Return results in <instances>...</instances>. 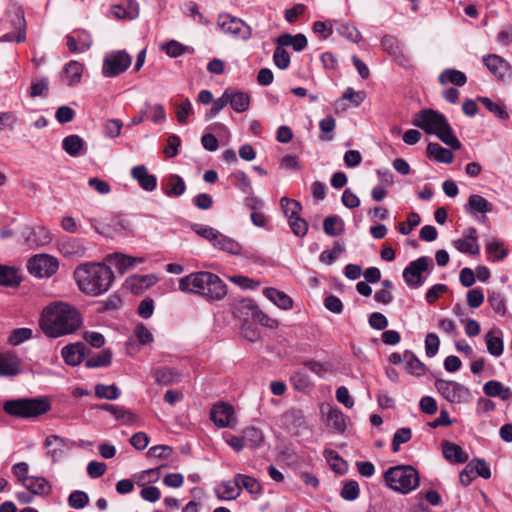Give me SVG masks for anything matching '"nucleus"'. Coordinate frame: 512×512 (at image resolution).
<instances>
[{
  "label": "nucleus",
  "mask_w": 512,
  "mask_h": 512,
  "mask_svg": "<svg viewBox=\"0 0 512 512\" xmlns=\"http://www.w3.org/2000/svg\"><path fill=\"white\" fill-rule=\"evenodd\" d=\"M81 324L82 317L79 311L74 306L60 301L46 306L39 320L42 331L52 338L74 333Z\"/></svg>",
  "instance_id": "obj_1"
},
{
  "label": "nucleus",
  "mask_w": 512,
  "mask_h": 512,
  "mask_svg": "<svg viewBox=\"0 0 512 512\" xmlns=\"http://www.w3.org/2000/svg\"><path fill=\"white\" fill-rule=\"evenodd\" d=\"M74 278L83 293L98 296L109 290L114 273L104 263H84L76 267Z\"/></svg>",
  "instance_id": "obj_2"
},
{
  "label": "nucleus",
  "mask_w": 512,
  "mask_h": 512,
  "mask_svg": "<svg viewBox=\"0 0 512 512\" xmlns=\"http://www.w3.org/2000/svg\"><path fill=\"white\" fill-rule=\"evenodd\" d=\"M179 290L210 300H221L227 293L225 283L216 274L207 271L193 272L180 278Z\"/></svg>",
  "instance_id": "obj_3"
},
{
  "label": "nucleus",
  "mask_w": 512,
  "mask_h": 512,
  "mask_svg": "<svg viewBox=\"0 0 512 512\" xmlns=\"http://www.w3.org/2000/svg\"><path fill=\"white\" fill-rule=\"evenodd\" d=\"M412 124L424 130L427 134L436 135L444 144L453 149H460L461 143L454 135L445 116L432 109H424L417 113Z\"/></svg>",
  "instance_id": "obj_4"
},
{
  "label": "nucleus",
  "mask_w": 512,
  "mask_h": 512,
  "mask_svg": "<svg viewBox=\"0 0 512 512\" xmlns=\"http://www.w3.org/2000/svg\"><path fill=\"white\" fill-rule=\"evenodd\" d=\"M384 480L390 489L408 494L419 486L420 476L411 465H397L390 467L384 473Z\"/></svg>",
  "instance_id": "obj_5"
},
{
  "label": "nucleus",
  "mask_w": 512,
  "mask_h": 512,
  "mask_svg": "<svg viewBox=\"0 0 512 512\" xmlns=\"http://www.w3.org/2000/svg\"><path fill=\"white\" fill-rule=\"evenodd\" d=\"M51 404L46 398H19L7 400L3 404L6 414L16 418L29 419L47 413Z\"/></svg>",
  "instance_id": "obj_6"
},
{
  "label": "nucleus",
  "mask_w": 512,
  "mask_h": 512,
  "mask_svg": "<svg viewBox=\"0 0 512 512\" xmlns=\"http://www.w3.org/2000/svg\"><path fill=\"white\" fill-rule=\"evenodd\" d=\"M132 64V57L125 50L107 53L103 59L102 74L106 78H114L125 72Z\"/></svg>",
  "instance_id": "obj_7"
},
{
  "label": "nucleus",
  "mask_w": 512,
  "mask_h": 512,
  "mask_svg": "<svg viewBox=\"0 0 512 512\" xmlns=\"http://www.w3.org/2000/svg\"><path fill=\"white\" fill-rule=\"evenodd\" d=\"M58 269V259L49 254H36L27 262L28 272L37 278H50Z\"/></svg>",
  "instance_id": "obj_8"
},
{
  "label": "nucleus",
  "mask_w": 512,
  "mask_h": 512,
  "mask_svg": "<svg viewBox=\"0 0 512 512\" xmlns=\"http://www.w3.org/2000/svg\"><path fill=\"white\" fill-rule=\"evenodd\" d=\"M435 387L443 398L452 404L466 403L471 398L469 389L456 381L437 379Z\"/></svg>",
  "instance_id": "obj_9"
},
{
  "label": "nucleus",
  "mask_w": 512,
  "mask_h": 512,
  "mask_svg": "<svg viewBox=\"0 0 512 512\" xmlns=\"http://www.w3.org/2000/svg\"><path fill=\"white\" fill-rule=\"evenodd\" d=\"M433 264L430 257L422 256L409 263L403 270V278L410 288H419L424 282L423 273Z\"/></svg>",
  "instance_id": "obj_10"
},
{
  "label": "nucleus",
  "mask_w": 512,
  "mask_h": 512,
  "mask_svg": "<svg viewBox=\"0 0 512 512\" xmlns=\"http://www.w3.org/2000/svg\"><path fill=\"white\" fill-rule=\"evenodd\" d=\"M218 26L225 34L233 35L239 39L247 40L251 37V28L241 19L230 15H220L218 18Z\"/></svg>",
  "instance_id": "obj_11"
},
{
  "label": "nucleus",
  "mask_w": 512,
  "mask_h": 512,
  "mask_svg": "<svg viewBox=\"0 0 512 512\" xmlns=\"http://www.w3.org/2000/svg\"><path fill=\"white\" fill-rule=\"evenodd\" d=\"M210 418L219 428H234L237 424L233 406L223 402L217 403L212 407Z\"/></svg>",
  "instance_id": "obj_12"
},
{
  "label": "nucleus",
  "mask_w": 512,
  "mask_h": 512,
  "mask_svg": "<svg viewBox=\"0 0 512 512\" xmlns=\"http://www.w3.org/2000/svg\"><path fill=\"white\" fill-rule=\"evenodd\" d=\"M73 442L57 435H50L45 439L48 456L53 462H58L69 452Z\"/></svg>",
  "instance_id": "obj_13"
},
{
  "label": "nucleus",
  "mask_w": 512,
  "mask_h": 512,
  "mask_svg": "<svg viewBox=\"0 0 512 512\" xmlns=\"http://www.w3.org/2000/svg\"><path fill=\"white\" fill-rule=\"evenodd\" d=\"M453 245L461 253L478 255L480 253V246L478 244V233L476 228H468L463 237L455 240Z\"/></svg>",
  "instance_id": "obj_14"
},
{
  "label": "nucleus",
  "mask_w": 512,
  "mask_h": 512,
  "mask_svg": "<svg viewBox=\"0 0 512 512\" xmlns=\"http://www.w3.org/2000/svg\"><path fill=\"white\" fill-rule=\"evenodd\" d=\"M105 261L113 265L120 274H124L137 264L145 262V258L133 257L120 252H116L107 255Z\"/></svg>",
  "instance_id": "obj_15"
},
{
  "label": "nucleus",
  "mask_w": 512,
  "mask_h": 512,
  "mask_svg": "<svg viewBox=\"0 0 512 512\" xmlns=\"http://www.w3.org/2000/svg\"><path fill=\"white\" fill-rule=\"evenodd\" d=\"M464 208L474 217L481 214V221L486 219L487 213H491L493 211L492 203L479 194H471Z\"/></svg>",
  "instance_id": "obj_16"
},
{
  "label": "nucleus",
  "mask_w": 512,
  "mask_h": 512,
  "mask_svg": "<svg viewBox=\"0 0 512 512\" xmlns=\"http://www.w3.org/2000/svg\"><path fill=\"white\" fill-rule=\"evenodd\" d=\"M110 12L119 20H134L139 16V4L136 0H127L125 3L112 5Z\"/></svg>",
  "instance_id": "obj_17"
},
{
  "label": "nucleus",
  "mask_w": 512,
  "mask_h": 512,
  "mask_svg": "<svg viewBox=\"0 0 512 512\" xmlns=\"http://www.w3.org/2000/svg\"><path fill=\"white\" fill-rule=\"evenodd\" d=\"M131 177L138 182L139 186L148 192L156 189L157 178L153 174H149L145 165L134 166L131 169Z\"/></svg>",
  "instance_id": "obj_18"
},
{
  "label": "nucleus",
  "mask_w": 512,
  "mask_h": 512,
  "mask_svg": "<svg viewBox=\"0 0 512 512\" xmlns=\"http://www.w3.org/2000/svg\"><path fill=\"white\" fill-rule=\"evenodd\" d=\"M13 31L5 33L0 37L1 42H23L26 39L25 19L21 14H15L11 19Z\"/></svg>",
  "instance_id": "obj_19"
},
{
  "label": "nucleus",
  "mask_w": 512,
  "mask_h": 512,
  "mask_svg": "<svg viewBox=\"0 0 512 512\" xmlns=\"http://www.w3.org/2000/svg\"><path fill=\"white\" fill-rule=\"evenodd\" d=\"M483 63L487 69L499 79L508 75L510 70L509 63L504 58L496 54L484 56Z\"/></svg>",
  "instance_id": "obj_20"
},
{
  "label": "nucleus",
  "mask_w": 512,
  "mask_h": 512,
  "mask_svg": "<svg viewBox=\"0 0 512 512\" xmlns=\"http://www.w3.org/2000/svg\"><path fill=\"white\" fill-rule=\"evenodd\" d=\"M225 94L228 96V104L237 113L245 112L250 106V95L247 92L238 91L233 88L225 90Z\"/></svg>",
  "instance_id": "obj_21"
},
{
  "label": "nucleus",
  "mask_w": 512,
  "mask_h": 512,
  "mask_svg": "<svg viewBox=\"0 0 512 512\" xmlns=\"http://www.w3.org/2000/svg\"><path fill=\"white\" fill-rule=\"evenodd\" d=\"M21 372V360L13 353H0V376L11 377Z\"/></svg>",
  "instance_id": "obj_22"
},
{
  "label": "nucleus",
  "mask_w": 512,
  "mask_h": 512,
  "mask_svg": "<svg viewBox=\"0 0 512 512\" xmlns=\"http://www.w3.org/2000/svg\"><path fill=\"white\" fill-rule=\"evenodd\" d=\"M84 66L78 61L72 60L67 63L62 72V82L67 86H75L81 82Z\"/></svg>",
  "instance_id": "obj_23"
},
{
  "label": "nucleus",
  "mask_w": 512,
  "mask_h": 512,
  "mask_svg": "<svg viewBox=\"0 0 512 512\" xmlns=\"http://www.w3.org/2000/svg\"><path fill=\"white\" fill-rule=\"evenodd\" d=\"M215 495L219 500L230 501L237 499L241 493L237 480L222 481L214 489Z\"/></svg>",
  "instance_id": "obj_24"
},
{
  "label": "nucleus",
  "mask_w": 512,
  "mask_h": 512,
  "mask_svg": "<svg viewBox=\"0 0 512 512\" xmlns=\"http://www.w3.org/2000/svg\"><path fill=\"white\" fill-rule=\"evenodd\" d=\"M444 458L452 463L462 464L467 462L468 454L457 444L447 440L441 443Z\"/></svg>",
  "instance_id": "obj_25"
},
{
  "label": "nucleus",
  "mask_w": 512,
  "mask_h": 512,
  "mask_svg": "<svg viewBox=\"0 0 512 512\" xmlns=\"http://www.w3.org/2000/svg\"><path fill=\"white\" fill-rule=\"evenodd\" d=\"M98 408L111 413L115 419L121 420L124 424L133 425L137 422V416L123 406L104 403L98 405Z\"/></svg>",
  "instance_id": "obj_26"
},
{
  "label": "nucleus",
  "mask_w": 512,
  "mask_h": 512,
  "mask_svg": "<svg viewBox=\"0 0 512 512\" xmlns=\"http://www.w3.org/2000/svg\"><path fill=\"white\" fill-rule=\"evenodd\" d=\"M85 350L82 343L69 344L62 348L61 355L68 365L76 366L83 361Z\"/></svg>",
  "instance_id": "obj_27"
},
{
  "label": "nucleus",
  "mask_w": 512,
  "mask_h": 512,
  "mask_svg": "<svg viewBox=\"0 0 512 512\" xmlns=\"http://www.w3.org/2000/svg\"><path fill=\"white\" fill-rule=\"evenodd\" d=\"M158 278L153 274L134 275L127 280V286L134 294H141L149 287L155 285Z\"/></svg>",
  "instance_id": "obj_28"
},
{
  "label": "nucleus",
  "mask_w": 512,
  "mask_h": 512,
  "mask_svg": "<svg viewBox=\"0 0 512 512\" xmlns=\"http://www.w3.org/2000/svg\"><path fill=\"white\" fill-rule=\"evenodd\" d=\"M59 250L65 257H83L86 253V247L82 240L69 238L62 241Z\"/></svg>",
  "instance_id": "obj_29"
},
{
  "label": "nucleus",
  "mask_w": 512,
  "mask_h": 512,
  "mask_svg": "<svg viewBox=\"0 0 512 512\" xmlns=\"http://www.w3.org/2000/svg\"><path fill=\"white\" fill-rule=\"evenodd\" d=\"M32 495H49L52 492V486L49 481L42 476H30V478L21 484Z\"/></svg>",
  "instance_id": "obj_30"
},
{
  "label": "nucleus",
  "mask_w": 512,
  "mask_h": 512,
  "mask_svg": "<svg viewBox=\"0 0 512 512\" xmlns=\"http://www.w3.org/2000/svg\"><path fill=\"white\" fill-rule=\"evenodd\" d=\"M213 247L235 256L242 254L241 244L221 232L217 234V240L214 241Z\"/></svg>",
  "instance_id": "obj_31"
},
{
  "label": "nucleus",
  "mask_w": 512,
  "mask_h": 512,
  "mask_svg": "<svg viewBox=\"0 0 512 512\" xmlns=\"http://www.w3.org/2000/svg\"><path fill=\"white\" fill-rule=\"evenodd\" d=\"M155 381L160 385H171L181 381L182 374L170 367H162L154 370Z\"/></svg>",
  "instance_id": "obj_32"
},
{
  "label": "nucleus",
  "mask_w": 512,
  "mask_h": 512,
  "mask_svg": "<svg viewBox=\"0 0 512 512\" xmlns=\"http://www.w3.org/2000/svg\"><path fill=\"white\" fill-rule=\"evenodd\" d=\"M235 479L237 480L240 492L242 489H245L248 493L255 497H258L262 494V486L256 478L238 473L235 475Z\"/></svg>",
  "instance_id": "obj_33"
},
{
  "label": "nucleus",
  "mask_w": 512,
  "mask_h": 512,
  "mask_svg": "<svg viewBox=\"0 0 512 512\" xmlns=\"http://www.w3.org/2000/svg\"><path fill=\"white\" fill-rule=\"evenodd\" d=\"M485 342L487 350L491 355L495 357L502 355L504 350V343L500 330H490L487 332L485 335Z\"/></svg>",
  "instance_id": "obj_34"
},
{
  "label": "nucleus",
  "mask_w": 512,
  "mask_h": 512,
  "mask_svg": "<svg viewBox=\"0 0 512 512\" xmlns=\"http://www.w3.org/2000/svg\"><path fill=\"white\" fill-rule=\"evenodd\" d=\"M427 155L429 158L440 163L450 164L453 162L454 155L451 150L442 147L438 143H429L427 146Z\"/></svg>",
  "instance_id": "obj_35"
},
{
  "label": "nucleus",
  "mask_w": 512,
  "mask_h": 512,
  "mask_svg": "<svg viewBox=\"0 0 512 512\" xmlns=\"http://www.w3.org/2000/svg\"><path fill=\"white\" fill-rule=\"evenodd\" d=\"M485 395L489 397H500L502 400H508L512 397L510 388L503 386V384L496 380H490L483 386Z\"/></svg>",
  "instance_id": "obj_36"
},
{
  "label": "nucleus",
  "mask_w": 512,
  "mask_h": 512,
  "mask_svg": "<svg viewBox=\"0 0 512 512\" xmlns=\"http://www.w3.org/2000/svg\"><path fill=\"white\" fill-rule=\"evenodd\" d=\"M22 281L18 269L10 266L0 265V285L6 287H16Z\"/></svg>",
  "instance_id": "obj_37"
},
{
  "label": "nucleus",
  "mask_w": 512,
  "mask_h": 512,
  "mask_svg": "<svg viewBox=\"0 0 512 512\" xmlns=\"http://www.w3.org/2000/svg\"><path fill=\"white\" fill-rule=\"evenodd\" d=\"M84 140L76 134L68 135L62 140L63 150L71 157H78L84 149Z\"/></svg>",
  "instance_id": "obj_38"
},
{
  "label": "nucleus",
  "mask_w": 512,
  "mask_h": 512,
  "mask_svg": "<svg viewBox=\"0 0 512 512\" xmlns=\"http://www.w3.org/2000/svg\"><path fill=\"white\" fill-rule=\"evenodd\" d=\"M438 79L441 85L450 83L458 87L464 86L467 82V77L462 71L450 68L442 71Z\"/></svg>",
  "instance_id": "obj_39"
},
{
  "label": "nucleus",
  "mask_w": 512,
  "mask_h": 512,
  "mask_svg": "<svg viewBox=\"0 0 512 512\" xmlns=\"http://www.w3.org/2000/svg\"><path fill=\"white\" fill-rule=\"evenodd\" d=\"M264 295L281 309H290L293 305L292 299L284 292L275 288H266Z\"/></svg>",
  "instance_id": "obj_40"
},
{
  "label": "nucleus",
  "mask_w": 512,
  "mask_h": 512,
  "mask_svg": "<svg viewBox=\"0 0 512 512\" xmlns=\"http://www.w3.org/2000/svg\"><path fill=\"white\" fill-rule=\"evenodd\" d=\"M231 183L241 192L247 195L253 194V188L250 179L243 171H236L229 176Z\"/></svg>",
  "instance_id": "obj_41"
},
{
  "label": "nucleus",
  "mask_w": 512,
  "mask_h": 512,
  "mask_svg": "<svg viewBox=\"0 0 512 512\" xmlns=\"http://www.w3.org/2000/svg\"><path fill=\"white\" fill-rule=\"evenodd\" d=\"M344 227V221L336 215L326 217L323 222L324 232L329 236L341 235Z\"/></svg>",
  "instance_id": "obj_42"
},
{
  "label": "nucleus",
  "mask_w": 512,
  "mask_h": 512,
  "mask_svg": "<svg viewBox=\"0 0 512 512\" xmlns=\"http://www.w3.org/2000/svg\"><path fill=\"white\" fill-rule=\"evenodd\" d=\"M324 455L328 461L331 469L337 474L343 475L347 472L348 466L345 460H343L337 452L333 450H325Z\"/></svg>",
  "instance_id": "obj_43"
},
{
  "label": "nucleus",
  "mask_w": 512,
  "mask_h": 512,
  "mask_svg": "<svg viewBox=\"0 0 512 512\" xmlns=\"http://www.w3.org/2000/svg\"><path fill=\"white\" fill-rule=\"evenodd\" d=\"M242 435L246 445L253 448L260 447L264 442V435L262 431L256 427L251 426L245 428Z\"/></svg>",
  "instance_id": "obj_44"
},
{
  "label": "nucleus",
  "mask_w": 512,
  "mask_h": 512,
  "mask_svg": "<svg viewBox=\"0 0 512 512\" xmlns=\"http://www.w3.org/2000/svg\"><path fill=\"white\" fill-rule=\"evenodd\" d=\"M326 421L337 432H344L346 429L345 416L339 409H330Z\"/></svg>",
  "instance_id": "obj_45"
},
{
  "label": "nucleus",
  "mask_w": 512,
  "mask_h": 512,
  "mask_svg": "<svg viewBox=\"0 0 512 512\" xmlns=\"http://www.w3.org/2000/svg\"><path fill=\"white\" fill-rule=\"evenodd\" d=\"M186 186L183 179L178 175H171L168 178L165 193L167 196H180L185 192Z\"/></svg>",
  "instance_id": "obj_46"
},
{
  "label": "nucleus",
  "mask_w": 512,
  "mask_h": 512,
  "mask_svg": "<svg viewBox=\"0 0 512 512\" xmlns=\"http://www.w3.org/2000/svg\"><path fill=\"white\" fill-rule=\"evenodd\" d=\"M406 370L408 373L421 376L425 373V365L411 352L404 354Z\"/></svg>",
  "instance_id": "obj_47"
},
{
  "label": "nucleus",
  "mask_w": 512,
  "mask_h": 512,
  "mask_svg": "<svg viewBox=\"0 0 512 512\" xmlns=\"http://www.w3.org/2000/svg\"><path fill=\"white\" fill-rule=\"evenodd\" d=\"M95 395L100 399L116 400L120 396V390L115 384H97L95 386Z\"/></svg>",
  "instance_id": "obj_48"
},
{
  "label": "nucleus",
  "mask_w": 512,
  "mask_h": 512,
  "mask_svg": "<svg viewBox=\"0 0 512 512\" xmlns=\"http://www.w3.org/2000/svg\"><path fill=\"white\" fill-rule=\"evenodd\" d=\"M280 205L284 215L288 218V220L299 216V213L302 209V206L298 201L287 197H282L280 199Z\"/></svg>",
  "instance_id": "obj_49"
},
{
  "label": "nucleus",
  "mask_w": 512,
  "mask_h": 512,
  "mask_svg": "<svg viewBox=\"0 0 512 512\" xmlns=\"http://www.w3.org/2000/svg\"><path fill=\"white\" fill-rule=\"evenodd\" d=\"M28 240L37 246H45L52 241V234L44 227H37L33 229Z\"/></svg>",
  "instance_id": "obj_50"
},
{
  "label": "nucleus",
  "mask_w": 512,
  "mask_h": 512,
  "mask_svg": "<svg viewBox=\"0 0 512 512\" xmlns=\"http://www.w3.org/2000/svg\"><path fill=\"white\" fill-rule=\"evenodd\" d=\"M467 471H471L475 477L480 476L484 479H488L491 477L490 468L483 460H471L467 464Z\"/></svg>",
  "instance_id": "obj_51"
},
{
  "label": "nucleus",
  "mask_w": 512,
  "mask_h": 512,
  "mask_svg": "<svg viewBox=\"0 0 512 512\" xmlns=\"http://www.w3.org/2000/svg\"><path fill=\"white\" fill-rule=\"evenodd\" d=\"M176 118L180 124H186L188 117L193 114L192 103L188 98H185L180 103H175Z\"/></svg>",
  "instance_id": "obj_52"
},
{
  "label": "nucleus",
  "mask_w": 512,
  "mask_h": 512,
  "mask_svg": "<svg viewBox=\"0 0 512 512\" xmlns=\"http://www.w3.org/2000/svg\"><path fill=\"white\" fill-rule=\"evenodd\" d=\"M111 359V352L109 350H103L99 354L87 359L85 365L88 368L106 367L111 364Z\"/></svg>",
  "instance_id": "obj_53"
},
{
  "label": "nucleus",
  "mask_w": 512,
  "mask_h": 512,
  "mask_svg": "<svg viewBox=\"0 0 512 512\" xmlns=\"http://www.w3.org/2000/svg\"><path fill=\"white\" fill-rule=\"evenodd\" d=\"M162 50L170 57H178L184 53L193 52V48L185 46L178 41L171 40L162 46Z\"/></svg>",
  "instance_id": "obj_54"
},
{
  "label": "nucleus",
  "mask_w": 512,
  "mask_h": 512,
  "mask_svg": "<svg viewBox=\"0 0 512 512\" xmlns=\"http://www.w3.org/2000/svg\"><path fill=\"white\" fill-rule=\"evenodd\" d=\"M478 100L488 109L491 113L495 114L498 118L505 120L509 118V114L505 106L500 103H494L488 97H479Z\"/></svg>",
  "instance_id": "obj_55"
},
{
  "label": "nucleus",
  "mask_w": 512,
  "mask_h": 512,
  "mask_svg": "<svg viewBox=\"0 0 512 512\" xmlns=\"http://www.w3.org/2000/svg\"><path fill=\"white\" fill-rule=\"evenodd\" d=\"M411 437H412V431L410 428L403 427V428L398 429L394 433L393 440H392L393 452H398L400 449V445L410 441Z\"/></svg>",
  "instance_id": "obj_56"
},
{
  "label": "nucleus",
  "mask_w": 512,
  "mask_h": 512,
  "mask_svg": "<svg viewBox=\"0 0 512 512\" xmlns=\"http://www.w3.org/2000/svg\"><path fill=\"white\" fill-rule=\"evenodd\" d=\"M31 337L32 330L30 328H17L10 333L8 342L13 346H17Z\"/></svg>",
  "instance_id": "obj_57"
},
{
  "label": "nucleus",
  "mask_w": 512,
  "mask_h": 512,
  "mask_svg": "<svg viewBox=\"0 0 512 512\" xmlns=\"http://www.w3.org/2000/svg\"><path fill=\"white\" fill-rule=\"evenodd\" d=\"M89 502V497L84 491L75 490L68 497V504L74 509H82Z\"/></svg>",
  "instance_id": "obj_58"
},
{
  "label": "nucleus",
  "mask_w": 512,
  "mask_h": 512,
  "mask_svg": "<svg viewBox=\"0 0 512 512\" xmlns=\"http://www.w3.org/2000/svg\"><path fill=\"white\" fill-rule=\"evenodd\" d=\"M344 251V246L339 242H336L332 248V250L323 251L319 259L322 263L327 265H331L338 258V256Z\"/></svg>",
  "instance_id": "obj_59"
},
{
  "label": "nucleus",
  "mask_w": 512,
  "mask_h": 512,
  "mask_svg": "<svg viewBox=\"0 0 512 512\" xmlns=\"http://www.w3.org/2000/svg\"><path fill=\"white\" fill-rule=\"evenodd\" d=\"M488 303L495 313H497L501 316L505 315L506 305H505V300H504L503 296L501 295V293L492 292L488 296Z\"/></svg>",
  "instance_id": "obj_60"
},
{
  "label": "nucleus",
  "mask_w": 512,
  "mask_h": 512,
  "mask_svg": "<svg viewBox=\"0 0 512 512\" xmlns=\"http://www.w3.org/2000/svg\"><path fill=\"white\" fill-rule=\"evenodd\" d=\"M123 123L119 119H108L103 124V131L106 137L116 138L120 135Z\"/></svg>",
  "instance_id": "obj_61"
},
{
  "label": "nucleus",
  "mask_w": 512,
  "mask_h": 512,
  "mask_svg": "<svg viewBox=\"0 0 512 512\" xmlns=\"http://www.w3.org/2000/svg\"><path fill=\"white\" fill-rule=\"evenodd\" d=\"M420 221H421V218L419 216L418 213L416 212H411L409 215H408V218H407V223H400L399 226H398V231L402 234V235H408L412 232V230L418 226L420 224Z\"/></svg>",
  "instance_id": "obj_62"
},
{
  "label": "nucleus",
  "mask_w": 512,
  "mask_h": 512,
  "mask_svg": "<svg viewBox=\"0 0 512 512\" xmlns=\"http://www.w3.org/2000/svg\"><path fill=\"white\" fill-rule=\"evenodd\" d=\"M192 229L200 237L208 240L212 245H213L214 241L217 240V234L219 233V231L212 227L204 226V225H200V224H194L192 226Z\"/></svg>",
  "instance_id": "obj_63"
},
{
  "label": "nucleus",
  "mask_w": 512,
  "mask_h": 512,
  "mask_svg": "<svg viewBox=\"0 0 512 512\" xmlns=\"http://www.w3.org/2000/svg\"><path fill=\"white\" fill-rule=\"evenodd\" d=\"M341 497L347 501H353L359 496V485L356 481H348L343 485L340 493Z\"/></svg>",
  "instance_id": "obj_64"
}]
</instances>
